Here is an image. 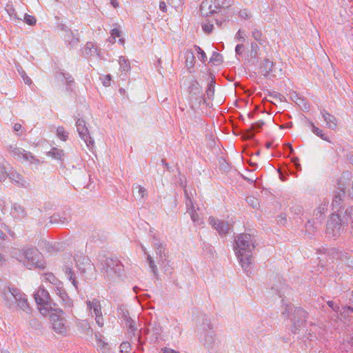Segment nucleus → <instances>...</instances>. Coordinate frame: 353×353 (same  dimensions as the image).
<instances>
[{"label": "nucleus", "mask_w": 353, "mask_h": 353, "mask_svg": "<svg viewBox=\"0 0 353 353\" xmlns=\"http://www.w3.org/2000/svg\"><path fill=\"white\" fill-rule=\"evenodd\" d=\"M254 237L250 234H240L235 238V245L234 247L235 254L242 268L247 273L250 272L254 261Z\"/></svg>", "instance_id": "1"}, {"label": "nucleus", "mask_w": 353, "mask_h": 353, "mask_svg": "<svg viewBox=\"0 0 353 353\" xmlns=\"http://www.w3.org/2000/svg\"><path fill=\"white\" fill-rule=\"evenodd\" d=\"M197 330L199 339L203 341L204 346L212 350L217 348L216 335L209 318L205 316L202 318L201 323L197 325Z\"/></svg>", "instance_id": "2"}, {"label": "nucleus", "mask_w": 353, "mask_h": 353, "mask_svg": "<svg viewBox=\"0 0 353 353\" xmlns=\"http://www.w3.org/2000/svg\"><path fill=\"white\" fill-rule=\"evenodd\" d=\"M101 272L105 279L110 282L116 278H121L123 274V265L117 259L107 258L101 263Z\"/></svg>", "instance_id": "3"}, {"label": "nucleus", "mask_w": 353, "mask_h": 353, "mask_svg": "<svg viewBox=\"0 0 353 353\" xmlns=\"http://www.w3.org/2000/svg\"><path fill=\"white\" fill-rule=\"evenodd\" d=\"M292 313L293 318L292 319L293 326L292 331L296 334L301 327L304 326L306 323L307 313L305 310L301 307H294L292 305H288L285 310L282 312V315L285 318H290V313Z\"/></svg>", "instance_id": "4"}, {"label": "nucleus", "mask_w": 353, "mask_h": 353, "mask_svg": "<svg viewBox=\"0 0 353 353\" xmlns=\"http://www.w3.org/2000/svg\"><path fill=\"white\" fill-rule=\"evenodd\" d=\"M232 0H204L200 6L202 16L208 17V14H218L222 10L229 8Z\"/></svg>", "instance_id": "5"}, {"label": "nucleus", "mask_w": 353, "mask_h": 353, "mask_svg": "<svg viewBox=\"0 0 353 353\" xmlns=\"http://www.w3.org/2000/svg\"><path fill=\"white\" fill-rule=\"evenodd\" d=\"M351 178L352 173L350 172L346 171L343 172L341 176L337 179L336 188L339 191L336 192L332 201L333 209H335L337 211H339L342 206V196L345 194V190H346L347 185L349 184Z\"/></svg>", "instance_id": "6"}, {"label": "nucleus", "mask_w": 353, "mask_h": 353, "mask_svg": "<svg viewBox=\"0 0 353 353\" xmlns=\"http://www.w3.org/2000/svg\"><path fill=\"white\" fill-rule=\"evenodd\" d=\"M41 253L37 249L29 248L22 251V255L19 261H23L24 265L28 268H38L44 269L45 265L40 260Z\"/></svg>", "instance_id": "7"}, {"label": "nucleus", "mask_w": 353, "mask_h": 353, "mask_svg": "<svg viewBox=\"0 0 353 353\" xmlns=\"http://www.w3.org/2000/svg\"><path fill=\"white\" fill-rule=\"evenodd\" d=\"M34 299L41 313L47 314L52 310V302L48 292L43 287H39L34 294Z\"/></svg>", "instance_id": "8"}, {"label": "nucleus", "mask_w": 353, "mask_h": 353, "mask_svg": "<svg viewBox=\"0 0 353 353\" xmlns=\"http://www.w3.org/2000/svg\"><path fill=\"white\" fill-rule=\"evenodd\" d=\"M77 265L81 274L85 279H90L95 275V266L87 256H81L77 260Z\"/></svg>", "instance_id": "9"}, {"label": "nucleus", "mask_w": 353, "mask_h": 353, "mask_svg": "<svg viewBox=\"0 0 353 353\" xmlns=\"http://www.w3.org/2000/svg\"><path fill=\"white\" fill-rule=\"evenodd\" d=\"M343 232V225L339 214H332L327 221L326 233L330 236L336 238Z\"/></svg>", "instance_id": "10"}, {"label": "nucleus", "mask_w": 353, "mask_h": 353, "mask_svg": "<svg viewBox=\"0 0 353 353\" xmlns=\"http://www.w3.org/2000/svg\"><path fill=\"white\" fill-rule=\"evenodd\" d=\"M21 293L19 289L8 285L4 287L1 296L6 301V305L8 308H12L17 303V299H20Z\"/></svg>", "instance_id": "11"}, {"label": "nucleus", "mask_w": 353, "mask_h": 353, "mask_svg": "<svg viewBox=\"0 0 353 353\" xmlns=\"http://www.w3.org/2000/svg\"><path fill=\"white\" fill-rule=\"evenodd\" d=\"M77 130L79 137L85 143L89 148H92L94 144V139L90 137L85 121L83 119H78L76 121Z\"/></svg>", "instance_id": "12"}, {"label": "nucleus", "mask_w": 353, "mask_h": 353, "mask_svg": "<svg viewBox=\"0 0 353 353\" xmlns=\"http://www.w3.org/2000/svg\"><path fill=\"white\" fill-rule=\"evenodd\" d=\"M209 224L216 230L220 235L228 234L232 228L231 224L228 221L220 220L214 216H210L208 219Z\"/></svg>", "instance_id": "13"}, {"label": "nucleus", "mask_w": 353, "mask_h": 353, "mask_svg": "<svg viewBox=\"0 0 353 353\" xmlns=\"http://www.w3.org/2000/svg\"><path fill=\"white\" fill-rule=\"evenodd\" d=\"M212 14H208V17H205V19L202 23V29L207 33L210 34L213 30V22L214 21L218 27L221 28L225 19H219L217 17H212Z\"/></svg>", "instance_id": "14"}, {"label": "nucleus", "mask_w": 353, "mask_h": 353, "mask_svg": "<svg viewBox=\"0 0 353 353\" xmlns=\"http://www.w3.org/2000/svg\"><path fill=\"white\" fill-rule=\"evenodd\" d=\"M119 316L125 321V325L128 327V331L134 332L137 328L134 321L130 318L128 310L123 305L118 307Z\"/></svg>", "instance_id": "15"}, {"label": "nucleus", "mask_w": 353, "mask_h": 353, "mask_svg": "<svg viewBox=\"0 0 353 353\" xmlns=\"http://www.w3.org/2000/svg\"><path fill=\"white\" fill-rule=\"evenodd\" d=\"M7 176L19 187L27 188L29 183L16 170L10 169L6 172Z\"/></svg>", "instance_id": "16"}, {"label": "nucleus", "mask_w": 353, "mask_h": 353, "mask_svg": "<svg viewBox=\"0 0 353 353\" xmlns=\"http://www.w3.org/2000/svg\"><path fill=\"white\" fill-rule=\"evenodd\" d=\"M50 319L52 322V327L57 333L63 334L66 332L67 330L63 318L57 314H52Z\"/></svg>", "instance_id": "17"}, {"label": "nucleus", "mask_w": 353, "mask_h": 353, "mask_svg": "<svg viewBox=\"0 0 353 353\" xmlns=\"http://www.w3.org/2000/svg\"><path fill=\"white\" fill-rule=\"evenodd\" d=\"M264 125V122L263 121H259L256 123H254L251 125V126L245 130L243 133V138L244 139H252L254 137V132H259Z\"/></svg>", "instance_id": "18"}, {"label": "nucleus", "mask_w": 353, "mask_h": 353, "mask_svg": "<svg viewBox=\"0 0 353 353\" xmlns=\"http://www.w3.org/2000/svg\"><path fill=\"white\" fill-rule=\"evenodd\" d=\"M54 290L56 294L60 297L64 305L68 307L72 305V300L69 299L68 295L63 288V283L60 285L54 287Z\"/></svg>", "instance_id": "19"}, {"label": "nucleus", "mask_w": 353, "mask_h": 353, "mask_svg": "<svg viewBox=\"0 0 353 353\" xmlns=\"http://www.w3.org/2000/svg\"><path fill=\"white\" fill-rule=\"evenodd\" d=\"M321 113L322 114L324 121L326 123L327 127L331 130H336L337 128L336 118L334 115L330 114L325 110H323L321 112Z\"/></svg>", "instance_id": "20"}, {"label": "nucleus", "mask_w": 353, "mask_h": 353, "mask_svg": "<svg viewBox=\"0 0 353 353\" xmlns=\"http://www.w3.org/2000/svg\"><path fill=\"white\" fill-rule=\"evenodd\" d=\"M54 77L58 80L60 79L62 81H65V84H66V87H67L66 89H67V90H70V87L74 82V78L72 77V75L70 74L67 73V72H63L61 70H59L55 72Z\"/></svg>", "instance_id": "21"}, {"label": "nucleus", "mask_w": 353, "mask_h": 353, "mask_svg": "<svg viewBox=\"0 0 353 353\" xmlns=\"http://www.w3.org/2000/svg\"><path fill=\"white\" fill-rule=\"evenodd\" d=\"M274 64L272 61L269 59H265L263 63H261L260 66V72L265 77L268 76L270 73H273L272 75L276 77L275 70H273Z\"/></svg>", "instance_id": "22"}, {"label": "nucleus", "mask_w": 353, "mask_h": 353, "mask_svg": "<svg viewBox=\"0 0 353 353\" xmlns=\"http://www.w3.org/2000/svg\"><path fill=\"white\" fill-rule=\"evenodd\" d=\"M64 40L67 46L70 48H76L79 43V34L73 31L70 32V33L65 34Z\"/></svg>", "instance_id": "23"}, {"label": "nucleus", "mask_w": 353, "mask_h": 353, "mask_svg": "<svg viewBox=\"0 0 353 353\" xmlns=\"http://www.w3.org/2000/svg\"><path fill=\"white\" fill-rule=\"evenodd\" d=\"M327 205L321 203L314 212V219L316 221V223H322L325 218V213L327 211Z\"/></svg>", "instance_id": "24"}, {"label": "nucleus", "mask_w": 353, "mask_h": 353, "mask_svg": "<svg viewBox=\"0 0 353 353\" xmlns=\"http://www.w3.org/2000/svg\"><path fill=\"white\" fill-rule=\"evenodd\" d=\"M88 307L93 311V313L95 316L102 315L101 312V305L100 301L94 299L92 301H88L86 302Z\"/></svg>", "instance_id": "25"}, {"label": "nucleus", "mask_w": 353, "mask_h": 353, "mask_svg": "<svg viewBox=\"0 0 353 353\" xmlns=\"http://www.w3.org/2000/svg\"><path fill=\"white\" fill-rule=\"evenodd\" d=\"M41 281L44 282H49L54 285V287L60 285L62 283L59 281L52 273L48 272L41 275Z\"/></svg>", "instance_id": "26"}, {"label": "nucleus", "mask_w": 353, "mask_h": 353, "mask_svg": "<svg viewBox=\"0 0 353 353\" xmlns=\"http://www.w3.org/2000/svg\"><path fill=\"white\" fill-rule=\"evenodd\" d=\"M214 78L212 77L211 81L208 85V88L205 91V94L203 97V101L204 103H207L206 102V98L208 99H212L214 94V85H215V81L214 79Z\"/></svg>", "instance_id": "27"}, {"label": "nucleus", "mask_w": 353, "mask_h": 353, "mask_svg": "<svg viewBox=\"0 0 353 353\" xmlns=\"http://www.w3.org/2000/svg\"><path fill=\"white\" fill-rule=\"evenodd\" d=\"M8 151L14 158H20L21 157H22L23 159L24 154H26L27 152L24 149L13 145H10L8 148Z\"/></svg>", "instance_id": "28"}, {"label": "nucleus", "mask_w": 353, "mask_h": 353, "mask_svg": "<svg viewBox=\"0 0 353 353\" xmlns=\"http://www.w3.org/2000/svg\"><path fill=\"white\" fill-rule=\"evenodd\" d=\"M20 296V299H17L16 303L23 311L26 312V313H29L30 311V307L28 303L26 295L23 293H21Z\"/></svg>", "instance_id": "29"}, {"label": "nucleus", "mask_w": 353, "mask_h": 353, "mask_svg": "<svg viewBox=\"0 0 353 353\" xmlns=\"http://www.w3.org/2000/svg\"><path fill=\"white\" fill-rule=\"evenodd\" d=\"M11 213L16 219L24 218L26 215V211L21 205L14 204L12 208Z\"/></svg>", "instance_id": "30"}, {"label": "nucleus", "mask_w": 353, "mask_h": 353, "mask_svg": "<svg viewBox=\"0 0 353 353\" xmlns=\"http://www.w3.org/2000/svg\"><path fill=\"white\" fill-rule=\"evenodd\" d=\"M64 272H65V276L72 282L74 287L76 289H78V282L76 279L75 273L72 270V268H70L68 266H65L64 268Z\"/></svg>", "instance_id": "31"}, {"label": "nucleus", "mask_w": 353, "mask_h": 353, "mask_svg": "<svg viewBox=\"0 0 353 353\" xmlns=\"http://www.w3.org/2000/svg\"><path fill=\"white\" fill-rule=\"evenodd\" d=\"M185 64L188 68H192L195 63V57L192 50H187L185 53Z\"/></svg>", "instance_id": "32"}, {"label": "nucleus", "mask_w": 353, "mask_h": 353, "mask_svg": "<svg viewBox=\"0 0 353 353\" xmlns=\"http://www.w3.org/2000/svg\"><path fill=\"white\" fill-rule=\"evenodd\" d=\"M47 155L52 157L57 160H62V157L64 156V152L63 150L52 148L49 152H47Z\"/></svg>", "instance_id": "33"}, {"label": "nucleus", "mask_w": 353, "mask_h": 353, "mask_svg": "<svg viewBox=\"0 0 353 353\" xmlns=\"http://www.w3.org/2000/svg\"><path fill=\"white\" fill-rule=\"evenodd\" d=\"M315 223H316V221L313 219V221L309 220L305 224L306 232L310 234L314 233L317 230L319 225L321 224Z\"/></svg>", "instance_id": "34"}, {"label": "nucleus", "mask_w": 353, "mask_h": 353, "mask_svg": "<svg viewBox=\"0 0 353 353\" xmlns=\"http://www.w3.org/2000/svg\"><path fill=\"white\" fill-rule=\"evenodd\" d=\"M252 35L261 45H263L266 43V39L260 30L254 29L252 31Z\"/></svg>", "instance_id": "35"}, {"label": "nucleus", "mask_w": 353, "mask_h": 353, "mask_svg": "<svg viewBox=\"0 0 353 353\" xmlns=\"http://www.w3.org/2000/svg\"><path fill=\"white\" fill-rule=\"evenodd\" d=\"M120 70L123 72H128L130 70V64L129 60L123 56L119 57Z\"/></svg>", "instance_id": "36"}, {"label": "nucleus", "mask_w": 353, "mask_h": 353, "mask_svg": "<svg viewBox=\"0 0 353 353\" xmlns=\"http://www.w3.org/2000/svg\"><path fill=\"white\" fill-rule=\"evenodd\" d=\"M210 62L215 65H219L223 63V56L220 53L217 52H214L210 59Z\"/></svg>", "instance_id": "37"}, {"label": "nucleus", "mask_w": 353, "mask_h": 353, "mask_svg": "<svg viewBox=\"0 0 353 353\" xmlns=\"http://www.w3.org/2000/svg\"><path fill=\"white\" fill-rule=\"evenodd\" d=\"M17 70L19 74H20V76L21 77V78L23 79V80L24 81L25 83H26L28 85H30L32 83V80L26 74V73L24 71V70L23 69V68L21 65H17Z\"/></svg>", "instance_id": "38"}, {"label": "nucleus", "mask_w": 353, "mask_h": 353, "mask_svg": "<svg viewBox=\"0 0 353 353\" xmlns=\"http://www.w3.org/2000/svg\"><path fill=\"white\" fill-rule=\"evenodd\" d=\"M23 159L25 161L30 162L32 164L40 165L41 161L39 159H37L31 152H27L26 154H24Z\"/></svg>", "instance_id": "39"}, {"label": "nucleus", "mask_w": 353, "mask_h": 353, "mask_svg": "<svg viewBox=\"0 0 353 353\" xmlns=\"http://www.w3.org/2000/svg\"><path fill=\"white\" fill-rule=\"evenodd\" d=\"M312 127V131L316 136L321 138L323 140L327 141V137L323 133V130L316 127L312 122H310Z\"/></svg>", "instance_id": "40"}, {"label": "nucleus", "mask_w": 353, "mask_h": 353, "mask_svg": "<svg viewBox=\"0 0 353 353\" xmlns=\"http://www.w3.org/2000/svg\"><path fill=\"white\" fill-rule=\"evenodd\" d=\"M6 10L12 19L14 21L21 20V18L17 16L15 9L12 5L7 4Z\"/></svg>", "instance_id": "41"}, {"label": "nucleus", "mask_w": 353, "mask_h": 353, "mask_svg": "<svg viewBox=\"0 0 353 353\" xmlns=\"http://www.w3.org/2000/svg\"><path fill=\"white\" fill-rule=\"evenodd\" d=\"M184 194H185V205H186V208H187V212L190 211V210H195L194 206V203H193V201L190 198V196H189L186 189H184Z\"/></svg>", "instance_id": "42"}, {"label": "nucleus", "mask_w": 353, "mask_h": 353, "mask_svg": "<svg viewBox=\"0 0 353 353\" xmlns=\"http://www.w3.org/2000/svg\"><path fill=\"white\" fill-rule=\"evenodd\" d=\"M146 259H147V262L148 263V265H149L152 273L154 274V276H157V274H158L157 267L152 257L150 254H148Z\"/></svg>", "instance_id": "43"}, {"label": "nucleus", "mask_w": 353, "mask_h": 353, "mask_svg": "<svg viewBox=\"0 0 353 353\" xmlns=\"http://www.w3.org/2000/svg\"><path fill=\"white\" fill-rule=\"evenodd\" d=\"M68 220L66 217H64L62 219L61 217L60 216V215L58 214H53L52 216H50V223H63H63H68Z\"/></svg>", "instance_id": "44"}, {"label": "nucleus", "mask_w": 353, "mask_h": 353, "mask_svg": "<svg viewBox=\"0 0 353 353\" xmlns=\"http://www.w3.org/2000/svg\"><path fill=\"white\" fill-rule=\"evenodd\" d=\"M57 137L62 141H66L68 137V132H66L63 127L59 126L57 129Z\"/></svg>", "instance_id": "45"}, {"label": "nucleus", "mask_w": 353, "mask_h": 353, "mask_svg": "<svg viewBox=\"0 0 353 353\" xmlns=\"http://www.w3.org/2000/svg\"><path fill=\"white\" fill-rule=\"evenodd\" d=\"M156 253L159 256V260L163 262V260L166 261V254L165 253V247L163 245L161 248H156Z\"/></svg>", "instance_id": "46"}, {"label": "nucleus", "mask_w": 353, "mask_h": 353, "mask_svg": "<svg viewBox=\"0 0 353 353\" xmlns=\"http://www.w3.org/2000/svg\"><path fill=\"white\" fill-rule=\"evenodd\" d=\"M131 350V345L128 342H123L120 345V350L122 353H128Z\"/></svg>", "instance_id": "47"}, {"label": "nucleus", "mask_w": 353, "mask_h": 353, "mask_svg": "<svg viewBox=\"0 0 353 353\" xmlns=\"http://www.w3.org/2000/svg\"><path fill=\"white\" fill-rule=\"evenodd\" d=\"M188 212L190 214V217H191V219L192 220V221L199 225L200 218H199V214L196 213V210H190Z\"/></svg>", "instance_id": "48"}, {"label": "nucleus", "mask_w": 353, "mask_h": 353, "mask_svg": "<svg viewBox=\"0 0 353 353\" xmlns=\"http://www.w3.org/2000/svg\"><path fill=\"white\" fill-rule=\"evenodd\" d=\"M135 189H138L139 196L141 199H143L144 196L147 194V190L144 187H142L140 185H137L134 186Z\"/></svg>", "instance_id": "49"}, {"label": "nucleus", "mask_w": 353, "mask_h": 353, "mask_svg": "<svg viewBox=\"0 0 353 353\" xmlns=\"http://www.w3.org/2000/svg\"><path fill=\"white\" fill-rule=\"evenodd\" d=\"M24 19H25L26 23H28V25L32 26L36 23V19L34 17H33L32 15L26 14L24 15Z\"/></svg>", "instance_id": "50"}, {"label": "nucleus", "mask_w": 353, "mask_h": 353, "mask_svg": "<svg viewBox=\"0 0 353 353\" xmlns=\"http://www.w3.org/2000/svg\"><path fill=\"white\" fill-rule=\"evenodd\" d=\"M247 202L251 205L254 208H257L259 205L258 200L252 196H248L246 199Z\"/></svg>", "instance_id": "51"}, {"label": "nucleus", "mask_w": 353, "mask_h": 353, "mask_svg": "<svg viewBox=\"0 0 353 353\" xmlns=\"http://www.w3.org/2000/svg\"><path fill=\"white\" fill-rule=\"evenodd\" d=\"M195 47H196V48L197 50L198 53L200 55V57H199V59L202 62H205L207 60V56H206L205 52L200 47H199L197 46H195Z\"/></svg>", "instance_id": "52"}, {"label": "nucleus", "mask_w": 353, "mask_h": 353, "mask_svg": "<svg viewBox=\"0 0 353 353\" xmlns=\"http://www.w3.org/2000/svg\"><path fill=\"white\" fill-rule=\"evenodd\" d=\"M110 34L113 39L112 42H114L116 37H120L121 36V32L117 28H114L111 30Z\"/></svg>", "instance_id": "53"}, {"label": "nucleus", "mask_w": 353, "mask_h": 353, "mask_svg": "<svg viewBox=\"0 0 353 353\" xmlns=\"http://www.w3.org/2000/svg\"><path fill=\"white\" fill-rule=\"evenodd\" d=\"M57 28L63 32H65V34L70 33V32H72V30L69 28L64 23H59L57 25Z\"/></svg>", "instance_id": "54"}, {"label": "nucleus", "mask_w": 353, "mask_h": 353, "mask_svg": "<svg viewBox=\"0 0 353 353\" xmlns=\"http://www.w3.org/2000/svg\"><path fill=\"white\" fill-rule=\"evenodd\" d=\"M327 305H329V307H330L334 312H339V309H340V307L338 303H336V302L333 301H327Z\"/></svg>", "instance_id": "55"}, {"label": "nucleus", "mask_w": 353, "mask_h": 353, "mask_svg": "<svg viewBox=\"0 0 353 353\" xmlns=\"http://www.w3.org/2000/svg\"><path fill=\"white\" fill-rule=\"evenodd\" d=\"M111 80H112V79H111V75L110 74L105 75L102 78V83H103V85L104 86H109V85H110Z\"/></svg>", "instance_id": "56"}, {"label": "nucleus", "mask_w": 353, "mask_h": 353, "mask_svg": "<svg viewBox=\"0 0 353 353\" xmlns=\"http://www.w3.org/2000/svg\"><path fill=\"white\" fill-rule=\"evenodd\" d=\"M244 51V46L243 44H237L235 48L236 54L238 55H241Z\"/></svg>", "instance_id": "57"}, {"label": "nucleus", "mask_w": 353, "mask_h": 353, "mask_svg": "<svg viewBox=\"0 0 353 353\" xmlns=\"http://www.w3.org/2000/svg\"><path fill=\"white\" fill-rule=\"evenodd\" d=\"M95 321H96L97 324L99 327H102L103 326L104 319H103V315L95 316Z\"/></svg>", "instance_id": "58"}, {"label": "nucleus", "mask_w": 353, "mask_h": 353, "mask_svg": "<svg viewBox=\"0 0 353 353\" xmlns=\"http://www.w3.org/2000/svg\"><path fill=\"white\" fill-rule=\"evenodd\" d=\"M299 158L298 157H293L292 159V162L294 163L295 168H296V170H298V171H300L301 170V164L299 163Z\"/></svg>", "instance_id": "59"}, {"label": "nucleus", "mask_w": 353, "mask_h": 353, "mask_svg": "<svg viewBox=\"0 0 353 353\" xmlns=\"http://www.w3.org/2000/svg\"><path fill=\"white\" fill-rule=\"evenodd\" d=\"M236 39H237L239 41H241L242 42H244L245 41V37H243V32H241V30H239L236 34Z\"/></svg>", "instance_id": "60"}, {"label": "nucleus", "mask_w": 353, "mask_h": 353, "mask_svg": "<svg viewBox=\"0 0 353 353\" xmlns=\"http://www.w3.org/2000/svg\"><path fill=\"white\" fill-rule=\"evenodd\" d=\"M159 9L163 12H167V6H166V3L161 1H160L159 3Z\"/></svg>", "instance_id": "61"}, {"label": "nucleus", "mask_w": 353, "mask_h": 353, "mask_svg": "<svg viewBox=\"0 0 353 353\" xmlns=\"http://www.w3.org/2000/svg\"><path fill=\"white\" fill-rule=\"evenodd\" d=\"M161 350L163 353H179V352L168 347H164Z\"/></svg>", "instance_id": "62"}, {"label": "nucleus", "mask_w": 353, "mask_h": 353, "mask_svg": "<svg viewBox=\"0 0 353 353\" xmlns=\"http://www.w3.org/2000/svg\"><path fill=\"white\" fill-rule=\"evenodd\" d=\"M278 218H279L278 222L280 223L281 224L283 225L287 222V219L284 216H279Z\"/></svg>", "instance_id": "63"}, {"label": "nucleus", "mask_w": 353, "mask_h": 353, "mask_svg": "<svg viewBox=\"0 0 353 353\" xmlns=\"http://www.w3.org/2000/svg\"><path fill=\"white\" fill-rule=\"evenodd\" d=\"M239 14L241 17L245 18V19H247L248 17V12L247 11L245 10H241L239 12Z\"/></svg>", "instance_id": "64"}]
</instances>
